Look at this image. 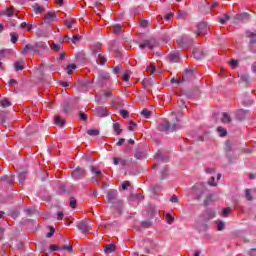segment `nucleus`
I'll return each instance as SVG.
<instances>
[{"instance_id": "obj_1", "label": "nucleus", "mask_w": 256, "mask_h": 256, "mask_svg": "<svg viewBox=\"0 0 256 256\" xmlns=\"http://www.w3.org/2000/svg\"><path fill=\"white\" fill-rule=\"evenodd\" d=\"M29 51H33L36 55H45V53H49V46L43 41L36 42L34 45L27 44L23 51L21 52L23 55L29 53Z\"/></svg>"}, {"instance_id": "obj_2", "label": "nucleus", "mask_w": 256, "mask_h": 256, "mask_svg": "<svg viewBox=\"0 0 256 256\" xmlns=\"http://www.w3.org/2000/svg\"><path fill=\"white\" fill-rule=\"evenodd\" d=\"M224 151L228 163H235V161H237V155H235V148H233V143H231L229 140L225 142Z\"/></svg>"}, {"instance_id": "obj_3", "label": "nucleus", "mask_w": 256, "mask_h": 256, "mask_svg": "<svg viewBox=\"0 0 256 256\" xmlns=\"http://www.w3.org/2000/svg\"><path fill=\"white\" fill-rule=\"evenodd\" d=\"M177 129H180L179 124H171V122H169V120L164 119L161 122H159L158 124V131H162V132H173V131H177Z\"/></svg>"}, {"instance_id": "obj_4", "label": "nucleus", "mask_w": 256, "mask_h": 256, "mask_svg": "<svg viewBox=\"0 0 256 256\" xmlns=\"http://www.w3.org/2000/svg\"><path fill=\"white\" fill-rule=\"evenodd\" d=\"M140 49H146L149 48L150 51H153L155 47H159V40L155 38H149L142 40V42L139 44Z\"/></svg>"}, {"instance_id": "obj_5", "label": "nucleus", "mask_w": 256, "mask_h": 256, "mask_svg": "<svg viewBox=\"0 0 256 256\" xmlns=\"http://www.w3.org/2000/svg\"><path fill=\"white\" fill-rule=\"evenodd\" d=\"M62 111L65 115H69L73 113V109H75V101L71 99L63 100L61 103Z\"/></svg>"}, {"instance_id": "obj_6", "label": "nucleus", "mask_w": 256, "mask_h": 256, "mask_svg": "<svg viewBox=\"0 0 256 256\" xmlns=\"http://www.w3.org/2000/svg\"><path fill=\"white\" fill-rule=\"evenodd\" d=\"M177 45L181 47V49H189V47L193 45V39L189 38L187 35H183L177 40Z\"/></svg>"}, {"instance_id": "obj_7", "label": "nucleus", "mask_w": 256, "mask_h": 256, "mask_svg": "<svg viewBox=\"0 0 256 256\" xmlns=\"http://www.w3.org/2000/svg\"><path fill=\"white\" fill-rule=\"evenodd\" d=\"M55 19H56L55 12L47 13L44 17V24L38 26V31L43 33L45 31L44 30L45 25H49V24L53 23V21H55Z\"/></svg>"}, {"instance_id": "obj_8", "label": "nucleus", "mask_w": 256, "mask_h": 256, "mask_svg": "<svg viewBox=\"0 0 256 256\" xmlns=\"http://www.w3.org/2000/svg\"><path fill=\"white\" fill-rule=\"evenodd\" d=\"M197 70L195 68H186L182 74V80L183 81H193L195 79V73Z\"/></svg>"}, {"instance_id": "obj_9", "label": "nucleus", "mask_w": 256, "mask_h": 256, "mask_svg": "<svg viewBox=\"0 0 256 256\" xmlns=\"http://www.w3.org/2000/svg\"><path fill=\"white\" fill-rule=\"evenodd\" d=\"M87 176V172L85 171V169L81 168V167H77L76 169H74L71 173V177L72 179H83Z\"/></svg>"}, {"instance_id": "obj_10", "label": "nucleus", "mask_w": 256, "mask_h": 256, "mask_svg": "<svg viewBox=\"0 0 256 256\" xmlns=\"http://www.w3.org/2000/svg\"><path fill=\"white\" fill-rule=\"evenodd\" d=\"M109 79H111L109 72L103 70L98 72V83L101 87H103V85L106 84Z\"/></svg>"}, {"instance_id": "obj_11", "label": "nucleus", "mask_w": 256, "mask_h": 256, "mask_svg": "<svg viewBox=\"0 0 256 256\" xmlns=\"http://www.w3.org/2000/svg\"><path fill=\"white\" fill-rule=\"evenodd\" d=\"M245 21H249V13L247 12L236 14L233 18V23L235 25H239V23H245Z\"/></svg>"}, {"instance_id": "obj_12", "label": "nucleus", "mask_w": 256, "mask_h": 256, "mask_svg": "<svg viewBox=\"0 0 256 256\" xmlns=\"http://www.w3.org/2000/svg\"><path fill=\"white\" fill-rule=\"evenodd\" d=\"M118 192L116 189H110L106 192V199H107V203H115L116 201L119 200V198H117Z\"/></svg>"}, {"instance_id": "obj_13", "label": "nucleus", "mask_w": 256, "mask_h": 256, "mask_svg": "<svg viewBox=\"0 0 256 256\" xmlns=\"http://www.w3.org/2000/svg\"><path fill=\"white\" fill-rule=\"evenodd\" d=\"M250 115L251 113L244 109H239L235 112V116L238 121H245V119H249Z\"/></svg>"}, {"instance_id": "obj_14", "label": "nucleus", "mask_w": 256, "mask_h": 256, "mask_svg": "<svg viewBox=\"0 0 256 256\" xmlns=\"http://www.w3.org/2000/svg\"><path fill=\"white\" fill-rule=\"evenodd\" d=\"M0 182L4 183V185H7L8 187L13 188L15 185V176L14 175H4L1 177Z\"/></svg>"}, {"instance_id": "obj_15", "label": "nucleus", "mask_w": 256, "mask_h": 256, "mask_svg": "<svg viewBox=\"0 0 256 256\" xmlns=\"http://www.w3.org/2000/svg\"><path fill=\"white\" fill-rule=\"evenodd\" d=\"M155 161H157V163H169V155L163 154V152L159 150L155 155Z\"/></svg>"}, {"instance_id": "obj_16", "label": "nucleus", "mask_w": 256, "mask_h": 256, "mask_svg": "<svg viewBox=\"0 0 256 256\" xmlns=\"http://www.w3.org/2000/svg\"><path fill=\"white\" fill-rule=\"evenodd\" d=\"M123 207H125V205L121 199H118L112 203V208L116 211V213H118V215L123 213Z\"/></svg>"}, {"instance_id": "obj_17", "label": "nucleus", "mask_w": 256, "mask_h": 256, "mask_svg": "<svg viewBox=\"0 0 256 256\" xmlns=\"http://www.w3.org/2000/svg\"><path fill=\"white\" fill-rule=\"evenodd\" d=\"M134 157L136 159H145V157H147V154L143 151V146L141 145H138L136 148H135V153H134Z\"/></svg>"}, {"instance_id": "obj_18", "label": "nucleus", "mask_w": 256, "mask_h": 256, "mask_svg": "<svg viewBox=\"0 0 256 256\" xmlns=\"http://www.w3.org/2000/svg\"><path fill=\"white\" fill-rule=\"evenodd\" d=\"M193 189H198L199 191H201V193L196 194L195 197V199H197L198 201H200L201 197H203V193L207 191V188H205V183L196 184L195 186H193Z\"/></svg>"}, {"instance_id": "obj_19", "label": "nucleus", "mask_w": 256, "mask_h": 256, "mask_svg": "<svg viewBox=\"0 0 256 256\" xmlns=\"http://www.w3.org/2000/svg\"><path fill=\"white\" fill-rule=\"evenodd\" d=\"M198 33H211V27L205 22H200L198 24Z\"/></svg>"}, {"instance_id": "obj_20", "label": "nucleus", "mask_w": 256, "mask_h": 256, "mask_svg": "<svg viewBox=\"0 0 256 256\" xmlns=\"http://www.w3.org/2000/svg\"><path fill=\"white\" fill-rule=\"evenodd\" d=\"M192 53L194 59H197L198 61H200V59H205V53L199 48H194Z\"/></svg>"}, {"instance_id": "obj_21", "label": "nucleus", "mask_w": 256, "mask_h": 256, "mask_svg": "<svg viewBox=\"0 0 256 256\" xmlns=\"http://www.w3.org/2000/svg\"><path fill=\"white\" fill-rule=\"evenodd\" d=\"M204 219L205 221H211V219H215V211L211 208H207L205 210V214H204Z\"/></svg>"}, {"instance_id": "obj_22", "label": "nucleus", "mask_w": 256, "mask_h": 256, "mask_svg": "<svg viewBox=\"0 0 256 256\" xmlns=\"http://www.w3.org/2000/svg\"><path fill=\"white\" fill-rule=\"evenodd\" d=\"M76 227L82 231V233H89V225L85 221L78 222Z\"/></svg>"}, {"instance_id": "obj_23", "label": "nucleus", "mask_w": 256, "mask_h": 256, "mask_svg": "<svg viewBox=\"0 0 256 256\" xmlns=\"http://www.w3.org/2000/svg\"><path fill=\"white\" fill-rule=\"evenodd\" d=\"M95 113L97 117H107V115H109V111H107V108L104 107H97L95 109Z\"/></svg>"}, {"instance_id": "obj_24", "label": "nucleus", "mask_w": 256, "mask_h": 256, "mask_svg": "<svg viewBox=\"0 0 256 256\" xmlns=\"http://www.w3.org/2000/svg\"><path fill=\"white\" fill-rule=\"evenodd\" d=\"M248 37H250V49L252 53H256V33H252Z\"/></svg>"}, {"instance_id": "obj_25", "label": "nucleus", "mask_w": 256, "mask_h": 256, "mask_svg": "<svg viewBox=\"0 0 256 256\" xmlns=\"http://www.w3.org/2000/svg\"><path fill=\"white\" fill-rule=\"evenodd\" d=\"M21 29H24L25 31H33V29H37V25L33 24H27V22H23L20 24Z\"/></svg>"}, {"instance_id": "obj_26", "label": "nucleus", "mask_w": 256, "mask_h": 256, "mask_svg": "<svg viewBox=\"0 0 256 256\" xmlns=\"http://www.w3.org/2000/svg\"><path fill=\"white\" fill-rule=\"evenodd\" d=\"M15 71H23L25 69V62L23 60L16 61L14 63Z\"/></svg>"}, {"instance_id": "obj_27", "label": "nucleus", "mask_w": 256, "mask_h": 256, "mask_svg": "<svg viewBox=\"0 0 256 256\" xmlns=\"http://www.w3.org/2000/svg\"><path fill=\"white\" fill-rule=\"evenodd\" d=\"M180 60H181V56H179V53H171L169 55L170 63H179Z\"/></svg>"}, {"instance_id": "obj_28", "label": "nucleus", "mask_w": 256, "mask_h": 256, "mask_svg": "<svg viewBox=\"0 0 256 256\" xmlns=\"http://www.w3.org/2000/svg\"><path fill=\"white\" fill-rule=\"evenodd\" d=\"M117 249V246L115 244H106L104 246V252L105 253H113Z\"/></svg>"}, {"instance_id": "obj_29", "label": "nucleus", "mask_w": 256, "mask_h": 256, "mask_svg": "<svg viewBox=\"0 0 256 256\" xmlns=\"http://www.w3.org/2000/svg\"><path fill=\"white\" fill-rule=\"evenodd\" d=\"M215 195L213 194H209L208 196H206L205 200H204V207H209V205H211V203H213V201H216L214 199Z\"/></svg>"}, {"instance_id": "obj_30", "label": "nucleus", "mask_w": 256, "mask_h": 256, "mask_svg": "<svg viewBox=\"0 0 256 256\" xmlns=\"http://www.w3.org/2000/svg\"><path fill=\"white\" fill-rule=\"evenodd\" d=\"M161 175H160V179L161 181L167 179V177H169V167L165 166L162 170H161Z\"/></svg>"}, {"instance_id": "obj_31", "label": "nucleus", "mask_w": 256, "mask_h": 256, "mask_svg": "<svg viewBox=\"0 0 256 256\" xmlns=\"http://www.w3.org/2000/svg\"><path fill=\"white\" fill-rule=\"evenodd\" d=\"M54 123H55V125H58V127H63L65 125L66 121L61 116H55Z\"/></svg>"}, {"instance_id": "obj_32", "label": "nucleus", "mask_w": 256, "mask_h": 256, "mask_svg": "<svg viewBox=\"0 0 256 256\" xmlns=\"http://www.w3.org/2000/svg\"><path fill=\"white\" fill-rule=\"evenodd\" d=\"M75 57L79 63H85V61H87V56L84 54V52L76 53Z\"/></svg>"}, {"instance_id": "obj_33", "label": "nucleus", "mask_w": 256, "mask_h": 256, "mask_svg": "<svg viewBox=\"0 0 256 256\" xmlns=\"http://www.w3.org/2000/svg\"><path fill=\"white\" fill-rule=\"evenodd\" d=\"M25 179H27V172H21L18 174V180L20 185H25Z\"/></svg>"}, {"instance_id": "obj_34", "label": "nucleus", "mask_w": 256, "mask_h": 256, "mask_svg": "<svg viewBox=\"0 0 256 256\" xmlns=\"http://www.w3.org/2000/svg\"><path fill=\"white\" fill-rule=\"evenodd\" d=\"M103 47V44H101L100 42L94 44L92 46V55H97V53H99V49H101Z\"/></svg>"}, {"instance_id": "obj_35", "label": "nucleus", "mask_w": 256, "mask_h": 256, "mask_svg": "<svg viewBox=\"0 0 256 256\" xmlns=\"http://www.w3.org/2000/svg\"><path fill=\"white\" fill-rule=\"evenodd\" d=\"M229 19H231V16L229 14H223L222 17L218 18V21L222 25H225V23H227V21H229Z\"/></svg>"}, {"instance_id": "obj_36", "label": "nucleus", "mask_w": 256, "mask_h": 256, "mask_svg": "<svg viewBox=\"0 0 256 256\" xmlns=\"http://www.w3.org/2000/svg\"><path fill=\"white\" fill-rule=\"evenodd\" d=\"M113 129H114V133L116 135H121V133H123V129H121V124H119V123H114Z\"/></svg>"}, {"instance_id": "obj_37", "label": "nucleus", "mask_w": 256, "mask_h": 256, "mask_svg": "<svg viewBox=\"0 0 256 256\" xmlns=\"http://www.w3.org/2000/svg\"><path fill=\"white\" fill-rule=\"evenodd\" d=\"M113 33H125V30L123 29V25L117 24L112 27Z\"/></svg>"}, {"instance_id": "obj_38", "label": "nucleus", "mask_w": 256, "mask_h": 256, "mask_svg": "<svg viewBox=\"0 0 256 256\" xmlns=\"http://www.w3.org/2000/svg\"><path fill=\"white\" fill-rule=\"evenodd\" d=\"M96 61H97L98 65H105V63H107V58L105 56H103V54H99Z\"/></svg>"}, {"instance_id": "obj_39", "label": "nucleus", "mask_w": 256, "mask_h": 256, "mask_svg": "<svg viewBox=\"0 0 256 256\" xmlns=\"http://www.w3.org/2000/svg\"><path fill=\"white\" fill-rule=\"evenodd\" d=\"M141 115H143V117L145 119H150L151 115H153V112H151L149 109L145 108L141 111Z\"/></svg>"}, {"instance_id": "obj_40", "label": "nucleus", "mask_w": 256, "mask_h": 256, "mask_svg": "<svg viewBox=\"0 0 256 256\" xmlns=\"http://www.w3.org/2000/svg\"><path fill=\"white\" fill-rule=\"evenodd\" d=\"M222 115H223V117L221 119L222 123H231L232 119H231V116L229 115V113L224 112Z\"/></svg>"}, {"instance_id": "obj_41", "label": "nucleus", "mask_w": 256, "mask_h": 256, "mask_svg": "<svg viewBox=\"0 0 256 256\" xmlns=\"http://www.w3.org/2000/svg\"><path fill=\"white\" fill-rule=\"evenodd\" d=\"M153 226V222H151L150 220H145L141 222V227L143 229H149Z\"/></svg>"}, {"instance_id": "obj_42", "label": "nucleus", "mask_w": 256, "mask_h": 256, "mask_svg": "<svg viewBox=\"0 0 256 256\" xmlns=\"http://www.w3.org/2000/svg\"><path fill=\"white\" fill-rule=\"evenodd\" d=\"M0 105L1 107H11V101H9V99L7 98H3L1 101H0Z\"/></svg>"}, {"instance_id": "obj_43", "label": "nucleus", "mask_w": 256, "mask_h": 256, "mask_svg": "<svg viewBox=\"0 0 256 256\" xmlns=\"http://www.w3.org/2000/svg\"><path fill=\"white\" fill-rule=\"evenodd\" d=\"M99 129H89L87 130V134L91 137H97L99 135Z\"/></svg>"}, {"instance_id": "obj_44", "label": "nucleus", "mask_w": 256, "mask_h": 256, "mask_svg": "<svg viewBox=\"0 0 256 256\" xmlns=\"http://www.w3.org/2000/svg\"><path fill=\"white\" fill-rule=\"evenodd\" d=\"M91 172L95 173V175H97L98 177H100V179H102L103 177V172H101V170H98L97 167L92 166L91 167Z\"/></svg>"}, {"instance_id": "obj_45", "label": "nucleus", "mask_w": 256, "mask_h": 256, "mask_svg": "<svg viewBox=\"0 0 256 256\" xmlns=\"http://www.w3.org/2000/svg\"><path fill=\"white\" fill-rule=\"evenodd\" d=\"M69 207L72 209H77V199H75V197L70 198Z\"/></svg>"}, {"instance_id": "obj_46", "label": "nucleus", "mask_w": 256, "mask_h": 256, "mask_svg": "<svg viewBox=\"0 0 256 256\" xmlns=\"http://www.w3.org/2000/svg\"><path fill=\"white\" fill-rule=\"evenodd\" d=\"M78 115H79L80 121L87 122L88 119H89V118L87 117V114H85V112H83V111H79V112H78Z\"/></svg>"}, {"instance_id": "obj_47", "label": "nucleus", "mask_w": 256, "mask_h": 256, "mask_svg": "<svg viewBox=\"0 0 256 256\" xmlns=\"http://www.w3.org/2000/svg\"><path fill=\"white\" fill-rule=\"evenodd\" d=\"M216 225H217L218 231H223V229H225V222L221 220H217Z\"/></svg>"}, {"instance_id": "obj_48", "label": "nucleus", "mask_w": 256, "mask_h": 256, "mask_svg": "<svg viewBox=\"0 0 256 256\" xmlns=\"http://www.w3.org/2000/svg\"><path fill=\"white\" fill-rule=\"evenodd\" d=\"M217 131H218L220 137H226L227 136V130L225 128L220 126V127L217 128Z\"/></svg>"}, {"instance_id": "obj_49", "label": "nucleus", "mask_w": 256, "mask_h": 256, "mask_svg": "<svg viewBox=\"0 0 256 256\" xmlns=\"http://www.w3.org/2000/svg\"><path fill=\"white\" fill-rule=\"evenodd\" d=\"M14 13H15L14 8H7L6 11L3 12V15H6L7 17H12Z\"/></svg>"}, {"instance_id": "obj_50", "label": "nucleus", "mask_w": 256, "mask_h": 256, "mask_svg": "<svg viewBox=\"0 0 256 256\" xmlns=\"http://www.w3.org/2000/svg\"><path fill=\"white\" fill-rule=\"evenodd\" d=\"M177 18L178 19H187V12L183 10H179L177 13Z\"/></svg>"}, {"instance_id": "obj_51", "label": "nucleus", "mask_w": 256, "mask_h": 256, "mask_svg": "<svg viewBox=\"0 0 256 256\" xmlns=\"http://www.w3.org/2000/svg\"><path fill=\"white\" fill-rule=\"evenodd\" d=\"M24 213L28 216L31 217L32 215H35V209L33 208H25Z\"/></svg>"}, {"instance_id": "obj_52", "label": "nucleus", "mask_w": 256, "mask_h": 256, "mask_svg": "<svg viewBox=\"0 0 256 256\" xmlns=\"http://www.w3.org/2000/svg\"><path fill=\"white\" fill-rule=\"evenodd\" d=\"M166 221H167L168 225H173V221H175V218L170 213H167Z\"/></svg>"}, {"instance_id": "obj_53", "label": "nucleus", "mask_w": 256, "mask_h": 256, "mask_svg": "<svg viewBox=\"0 0 256 256\" xmlns=\"http://www.w3.org/2000/svg\"><path fill=\"white\" fill-rule=\"evenodd\" d=\"M240 79H241V81H243V83H246V86L249 85L250 78H249L248 74H242L240 76Z\"/></svg>"}, {"instance_id": "obj_54", "label": "nucleus", "mask_w": 256, "mask_h": 256, "mask_svg": "<svg viewBox=\"0 0 256 256\" xmlns=\"http://www.w3.org/2000/svg\"><path fill=\"white\" fill-rule=\"evenodd\" d=\"M73 23H75V21L65 20V25H66L67 29H69V31H72L71 29H73Z\"/></svg>"}, {"instance_id": "obj_55", "label": "nucleus", "mask_w": 256, "mask_h": 256, "mask_svg": "<svg viewBox=\"0 0 256 256\" xmlns=\"http://www.w3.org/2000/svg\"><path fill=\"white\" fill-rule=\"evenodd\" d=\"M11 54V50L10 49H3L0 50V57H7V55Z\"/></svg>"}, {"instance_id": "obj_56", "label": "nucleus", "mask_w": 256, "mask_h": 256, "mask_svg": "<svg viewBox=\"0 0 256 256\" xmlns=\"http://www.w3.org/2000/svg\"><path fill=\"white\" fill-rule=\"evenodd\" d=\"M51 49H52V51L59 52V51H61V44L52 43Z\"/></svg>"}, {"instance_id": "obj_57", "label": "nucleus", "mask_w": 256, "mask_h": 256, "mask_svg": "<svg viewBox=\"0 0 256 256\" xmlns=\"http://www.w3.org/2000/svg\"><path fill=\"white\" fill-rule=\"evenodd\" d=\"M245 198L247 199V201H253V197L251 196V190L250 189L245 190Z\"/></svg>"}, {"instance_id": "obj_58", "label": "nucleus", "mask_w": 256, "mask_h": 256, "mask_svg": "<svg viewBox=\"0 0 256 256\" xmlns=\"http://www.w3.org/2000/svg\"><path fill=\"white\" fill-rule=\"evenodd\" d=\"M123 81L127 82L129 81V79H131V72H129V70H127L124 75L122 76Z\"/></svg>"}, {"instance_id": "obj_59", "label": "nucleus", "mask_w": 256, "mask_h": 256, "mask_svg": "<svg viewBox=\"0 0 256 256\" xmlns=\"http://www.w3.org/2000/svg\"><path fill=\"white\" fill-rule=\"evenodd\" d=\"M120 165L125 169V167H128L129 165V160L120 158Z\"/></svg>"}, {"instance_id": "obj_60", "label": "nucleus", "mask_w": 256, "mask_h": 256, "mask_svg": "<svg viewBox=\"0 0 256 256\" xmlns=\"http://www.w3.org/2000/svg\"><path fill=\"white\" fill-rule=\"evenodd\" d=\"M230 214H231V208L227 207L223 209L222 211L223 217H229Z\"/></svg>"}, {"instance_id": "obj_61", "label": "nucleus", "mask_w": 256, "mask_h": 256, "mask_svg": "<svg viewBox=\"0 0 256 256\" xmlns=\"http://www.w3.org/2000/svg\"><path fill=\"white\" fill-rule=\"evenodd\" d=\"M11 43H17L19 35L17 33H11Z\"/></svg>"}, {"instance_id": "obj_62", "label": "nucleus", "mask_w": 256, "mask_h": 256, "mask_svg": "<svg viewBox=\"0 0 256 256\" xmlns=\"http://www.w3.org/2000/svg\"><path fill=\"white\" fill-rule=\"evenodd\" d=\"M121 69H123V66H121V65L115 66V67H113V73L115 75H119V73H121Z\"/></svg>"}, {"instance_id": "obj_63", "label": "nucleus", "mask_w": 256, "mask_h": 256, "mask_svg": "<svg viewBox=\"0 0 256 256\" xmlns=\"http://www.w3.org/2000/svg\"><path fill=\"white\" fill-rule=\"evenodd\" d=\"M230 66L232 67V69H237V67H239V61L232 59L230 61Z\"/></svg>"}, {"instance_id": "obj_64", "label": "nucleus", "mask_w": 256, "mask_h": 256, "mask_svg": "<svg viewBox=\"0 0 256 256\" xmlns=\"http://www.w3.org/2000/svg\"><path fill=\"white\" fill-rule=\"evenodd\" d=\"M120 115L123 117V119H127V118H129V111L120 110Z\"/></svg>"}]
</instances>
